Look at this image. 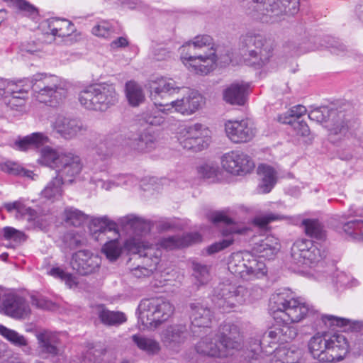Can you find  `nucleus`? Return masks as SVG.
Segmentation results:
<instances>
[{
  "instance_id": "obj_1",
  "label": "nucleus",
  "mask_w": 363,
  "mask_h": 363,
  "mask_svg": "<svg viewBox=\"0 0 363 363\" xmlns=\"http://www.w3.org/2000/svg\"><path fill=\"white\" fill-rule=\"evenodd\" d=\"M242 335L238 325L224 323L216 330L211 331L196 343L195 350L199 354L216 358L233 357L238 363H250L257 359L261 352L271 354L277 344L264 332L251 337L245 347H241Z\"/></svg>"
},
{
  "instance_id": "obj_2",
  "label": "nucleus",
  "mask_w": 363,
  "mask_h": 363,
  "mask_svg": "<svg viewBox=\"0 0 363 363\" xmlns=\"http://www.w3.org/2000/svg\"><path fill=\"white\" fill-rule=\"evenodd\" d=\"M269 307L274 318H280L285 323L281 328H272L265 331L266 337L277 345L287 342L296 336V329L289 327V323L299 322L307 315L315 313L312 306L295 298L294 294L287 289H280L272 294Z\"/></svg>"
},
{
  "instance_id": "obj_3",
  "label": "nucleus",
  "mask_w": 363,
  "mask_h": 363,
  "mask_svg": "<svg viewBox=\"0 0 363 363\" xmlns=\"http://www.w3.org/2000/svg\"><path fill=\"white\" fill-rule=\"evenodd\" d=\"M150 97L154 104L163 107L167 113L173 110L183 115L195 113L203 103V98L198 91L187 87H180L170 79L160 78L149 84Z\"/></svg>"
},
{
  "instance_id": "obj_4",
  "label": "nucleus",
  "mask_w": 363,
  "mask_h": 363,
  "mask_svg": "<svg viewBox=\"0 0 363 363\" xmlns=\"http://www.w3.org/2000/svg\"><path fill=\"white\" fill-rule=\"evenodd\" d=\"M179 51L184 64L196 74H208L217 61L213 38L208 35L196 36L183 45Z\"/></svg>"
},
{
  "instance_id": "obj_5",
  "label": "nucleus",
  "mask_w": 363,
  "mask_h": 363,
  "mask_svg": "<svg viewBox=\"0 0 363 363\" xmlns=\"http://www.w3.org/2000/svg\"><path fill=\"white\" fill-rule=\"evenodd\" d=\"M308 346L314 359L326 362L343 359L349 350L348 342L342 334L318 333L310 339Z\"/></svg>"
},
{
  "instance_id": "obj_6",
  "label": "nucleus",
  "mask_w": 363,
  "mask_h": 363,
  "mask_svg": "<svg viewBox=\"0 0 363 363\" xmlns=\"http://www.w3.org/2000/svg\"><path fill=\"white\" fill-rule=\"evenodd\" d=\"M215 294L213 298L214 304L226 311L260 298L262 289L257 286L246 287L231 283H223L216 288Z\"/></svg>"
},
{
  "instance_id": "obj_7",
  "label": "nucleus",
  "mask_w": 363,
  "mask_h": 363,
  "mask_svg": "<svg viewBox=\"0 0 363 363\" xmlns=\"http://www.w3.org/2000/svg\"><path fill=\"white\" fill-rule=\"evenodd\" d=\"M35 98L40 103L56 106L67 96V89L60 79L54 75L38 73L31 77L30 85Z\"/></svg>"
},
{
  "instance_id": "obj_8",
  "label": "nucleus",
  "mask_w": 363,
  "mask_h": 363,
  "mask_svg": "<svg viewBox=\"0 0 363 363\" xmlns=\"http://www.w3.org/2000/svg\"><path fill=\"white\" fill-rule=\"evenodd\" d=\"M118 99L115 86L105 83L89 86L78 95L80 104L85 108L101 112L115 106Z\"/></svg>"
},
{
  "instance_id": "obj_9",
  "label": "nucleus",
  "mask_w": 363,
  "mask_h": 363,
  "mask_svg": "<svg viewBox=\"0 0 363 363\" xmlns=\"http://www.w3.org/2000/svg\"><path fill=\"white\" fill-rule=\"evenodd\" d=\"M125 245L128 251L138 255L142 259L141 264L131 269V274L138 279L150 277L160 262L162 250L157 245H148L136 239L128 240Z\"/></svg>"
},
{
  "instance_id": "obj_10",
  "label": "nucleus",
  "mask_w": 363,
  "mask_h": 363,
  "mask_svg": "<svg viewBox=\"0 0 363 363\" xmlns=\"http://www.w3.org/2000/svg\"><path fill=\"white\" fill-rule=\"evenodd\" d=\"M139 320L146 328L157 327L168 320L174 311L167 299L155 297L142 300L138 306Z\"/></svg>"
},
{
  "instance_id": "obj_11",
  "label": "nucleus",
  "mask_w": 363,
  "mask_h": 363,
  "mask_svg": "<svg viewBox=\"0 0 363 363\" xmlns=\"http://www.w3.org/2000/svg\"><path fill=\"white\" fill-rule=\"evenodd\" d=\"M242 49L249 56L252 64L262 67L269 62L272 57L273 49L266 38L255 31H248L240 38Z\"/></svg>"
},
{
  "instance_id": "obj_12",
  "label": "nucleus",
  "mask_w": 363,
  "mask_h": 363,
  "mask_svg": "<svg viewBox=\"0 0 363 363\" xmlns=\"http://www.w3.org/2000/svg\"><path fill=\"white\" fill-rule=\"evenodd\" d=\"M291 256L294 264L311 267L318 264L325 255L311 240H298L291 247Z\"/></svg>"
},
{
  "instance_id": "obj_13",
  "label": "nucleus",
  "mask_w": 363,
  "mask_h": 363,
  "mask_svg": "<svg viewBox=\"0 0 363 363\" xmlns=\"http://www.w3.org/2000/svg\"><path fill=\"white\" fill-rule=\"evenodd\" d=\"M0 313L16 320L26 319L30 313L28 303L16 293H6L1 296Z\"/></svg>"
},
{
  "instance_id": "obj_14",
  "label": "nucleus",
  "mask_w": 363,
  "mask_h": 363,
  "mask_svg": "<svg viewBox=\"0 0 363 363\" xmlns=\"http://www.w3.org/2000/svg\"><path fill=\"white\" fill-rule=\"evenodd\" d=\"M221 164L227 172L235 175L250 173L255 167L251 157L240 150L224 154L221 158Z\"/></svg>"
},
{
  "instance_id": "obj_15",
  "label": "nucleus",
  "mask_w": 363,
  "mask_h": 363,
  "mask_svg": "<svg viewBox=\"0 0 363 363\" xmlns=\"http://www.w3.org/2000/svg\"><path fill=\"white\" fill-rule=\"evenodd\" d=\"M207 130L200 123H195L184 129V135L179 140L184 149L199 152L208 145Z\"/></svg>"
},
{
  "instance_id": "obj_16",
  "label": "nucleus",
  "mask_w": 363,
  "mask_h": 363,
  "mask_svg": "<svg viewBox=\"0 0 363 363\" xmlns=\"http://www.w3.org/2000/svg\"><path fill=\"white\" fill-rule=\"evenodd\" d=\"M83 164L79 156L67 152L62 153L58 165H57V176L65 183H72L81 173Z\"/></svg>"
},
{
  "instance_id": "obj_17",
  "label": "nucleus",
  "mask_w": 363,
  "mask_h": 363,
  "mask_svg": "<svg viewBox=\"0 0 363 363\" xmlns=\"http://www.w3.org/2000/svg\"><path fill=\"white\" fill-rule=\"evenodd\" d=\"M190 332L185 324L169 325L162 334V341L169 350L178 352L189 340Z\"/></svg>"
},
{
  "instance_id": "obj_18",
  "label": "nucleus",
  "mask_w": 363,
  "mask_h": 363,
  "mask_svg": "<svg viewBox=\"0 0 363 363\" xmlns=\"http://www.w3.org/2000/svg\"><path fill=\"white\" fill-rule=\"evenodd\" d=\"M52 127L60 136L71 140L87 130V127L78 118L66 117L62 115L56 116Z\"/></svg>"
},
{
  "instance_id": "obj_19",
  "label": "nucleus",
  "mask_w": 363,
  "mask_h": 363,
  "mask_svg": "<svg viewBox=\"0 0 363 363\" xmlns=\"http://www.w3.org/2000/svg\"><path fill=\"white\" fill-rule=\"evenodd\" d=\"M227 137L234 143H242L250 141L256 131L247 120L229 121L225 124Z\"/></svg>"
},
{
  "instance_id": "obj_20",
  "label": "nucleus",
  "mask_w": 363,
  "mask_h": 363,
  "mask_svg": "<svg viewBox=\"0 0 363 363\" xmlns=\"http://www.w3.org/2000/svg\"><path fill=\"white\" fill-rule=\"evenodd\" d=\"M101 258L89 250H79L72 255V267L81 275L96 272L100 267Z\"/></svg>"
},
{
  "instance_id": "obj_21",
  "label": "nucleus",
  "mask_w": 363,
  "mask_h": 363,
  "mask_svg": "<svg viewBox=\"0 0 363 363\" xmlns=\"http://www.w3.org/2000/svg\"><path fill=\"white\" fill-rule=\"evenodd\" d=\"M211 220L213 223H223L229 225V229H225L223 231V235L226 236L225 238L208 247L207 252L208 255L218 252L219 251L224 250L231 245L234 242V239L230 235L232 233H239L238 230L232 226L233 224V219L227 216L223 212H216L213 213L211 216Z\"/></svg>"
},
{
  "instance_id": "obj_22",
  "label": "nucleus",
  "mask_w": 363,
  "mask_h": 363,
  "mask_svg": "<svg viewBox=\"0 0 363 363\" xmlns=\"http://www.w3.org/2000/svg\"><path fill=\"white\" fill-rule=\"evenodd\" d=\"M158 145V135L152 129H145L133 138L128 139V146L138 152H149Z\"/></svg>"
},
{
  "instance_id": "obj_23",
  "label": "nucleus",
  "mask_w": 363,
  "mask_h": 363,
  "mask_svg": "<svg viewBox=\"0 0 363 363\" xmlns=\"http://www.w3.org/2000/svg\"><path fill=\"white\" fill-rule=\"evenodd\" d=\"M281 245L278 239L272 235H268L255 243L252 252L259 258H265L269 260L275 257Z\"/></svg>"
},
{
  "instance_id": "obj_24",
  "label": "nucleus",
  "mask_w": 363,
  "mask_h": 363,
  "mask_svg": "<svg viewBox=\"0 0 363 363\" xmlns=\"http://www.w3.org/2000/svg\"><path fill=\"white\" fill-rule=\"evenodd\" d=\"M201 240V236L199 233H190L182 236L174 235L164 238L160 240L159 244H152L166 249H174L179 247H187L193 243L199 242ZM148 245L150 243L145 242Z\"/></svg>"
},
{
  "instance_id": "obj_25",
  "label": "nucleus",
  "mask_w": 363,
  "mask_h": 363,
  "mask_svg": "<svg viewBox=\"0 0 363 363\" xmlns=\"http://www.w3.org/2000/svg\"><path fill=\"white\" fill-rule=\"evenodd\" d=\"M89 230L92 237L98 241L103 240L107 233L118 235L116 223L107 216L92 218L89 224Z\"/></svg>"
},
{
  "instance_id": "obj_26",
  "label": "nucleus",
  "mask_w": 363,
  "mask_h": 363,
  "mask_svg": "<svg viewBox=\"0 0 363 363\" xmlns=\"http://www.w3.org/2000/svg\"><path fill=\"white\" fill-rule=\"evenodd\" d=\"M128 140L125 139L122 134L111 133L108 135L104 143L97 147L96 152L99 156L105 159L113 155L119 148L128 146Z\"/></svg>"
},
{
  "instance_id": "obj_27",
  "label": "nucleus",
  "mask_w": 363,
  "mask_h": 363,
  "mask_svg": "<svg viewBox=\"0 0 363 363\" xmlns=\"http://www.w3.org/2000/svg\"><path fill=\"white\" fill-rule=\"evenodd\" d=\"M251 258L247 259H243V269L239 273L241 277L246 279H252L254 278H261L264 277L267 272V267L265 263L255 255H250Z\"/></svg>"
},
{
  "instance_id": "obj_28",
  "label": "nucleus",
  "mask_w": 363,
  "mask_h": 363,
  "mask_svg": "<svg viewBox=\"0 0 363 363\" xmlns=\"http://www.w3.org/2000/svg\"><path fill=\"white\" fill-rule=\"evenodd\" d=\"M49 138L43 133L35 132L19 138L13 144V148L19 151L36 150L49 143Z\"/></svg>"
},
{
  "instance_id": "obj_29",
  "label": "nucleus",
  "mask_w": 363,
  "mask_h": 363,
  "mask_svg": "<svg viewBox=\"0 0 363 363\" xmlns=\"http://www.w3.org/2000/svg\"><path fill=\"white\" fill-rule=\"evenodd\" d=\"M36 337L43 353L52 357L60 354V349L58 348L60 339L56 333L45 330L37 334Z\"/></svg>"
},
{
  "instance_id": "obj_30",
  "label": "nucleus",
  "mask_w": 363,
  "mask_h": 363,
  "mask_svg": "<svg viewBox=\"0 0 363 363\" xmlns=\"http://www.w3.org/2000/svg\"><path fill=\"white\" fill-rule=\"evenodd\" d=\"M191 324L196 327H208L212 318V313L209 308L200 303H193L190 305Z\"/></svg>"
},
{
  "instance_id": "obj_31",
  "label": "nucleus",
  "mask_w": 363,
  "mask_h": 363,
  "mask_svg": "<svg viewBox=\"0 0 363 363\" xmlns=\"http://www.w3.org/2000/svg\"><path fill=\"white\" fill-rule=\"evenodd\" d=\"M328 117L327 128L330 135H345L348 129L346 115L341 111L331 109L329 111Z\"/></svg>"
},
{
  "instance_id": "obj_32",
  "label": "nucleus",
  "mask_w": 363,
  "mask_h": 363,
  "mask_svg": "<svg viewBox=\"0 0 363 363\" xmlns=\"http://www.w3.org/2000/svg\"><path fill=\"white\" fill-rule=\"evenodd\" d=\"M30 79H27L25 84H20L23 81H20L18 84L11 81L1 79H0V99H8L10 95H23L26 96L28 90L31 89L28 87L30 85Z\"/></svg>"
},
{
  "instance_id": "obj_33",
  "label": "nucleus",
  "mask_w": 363,
  "mask_h": 363,
  "mask_svg": "<svg viewBox=\"0 0 363 363\" xmlns=\"http://www.w3.org/2000/svg\"><path fill=\"white\" fill-rule=\"evenodd\" d=\"M257 174L261 178L259 189L263 193H269L277 183V172L271 166L261 164L257 167Z\"/></svg>"
},
{
  "instance_id": "obj_34",
  "label": "nucleus",
  "mask_w": 363,
  "mask_h": 363,
  "mask_svg": "<svg viewBox=\"0 0 363 363\" xmlns=\"http://www.w3.org/2000/svg\"><path fill=\"white\" fill-rule=\"evenodd\" d=\"M97 315L101 323L107 326H118L127 320L124 313L110 311L102 305L98 306Z\"/></svg>"
},
{
  "instance_id": "obj_35",
  "label": "nucleus",
  "mask_w": 363,
  "mask_h": 363,
  "mask_svg": "<svg viewBox=\"0 0 363 363\" xmlns=\"http://www.w3.org/2000/svg\"><path fill=\"white\" fill-rule=\"evenodd\" d=\"M314 276L320 282L331 283L335 290L345 287L349 282L348 277L342 272H336L335 274L330 275L326 270H317Z\"/></svg>"
},
{
  "instance_id": "obj_36",
  "label": "nucleus",
  "mask_w": 363,
  "mask_h": 363,
  "mask_svg": "<svg viewBox=\"0 0 363 363\" xmlns=\"http://www.w3.org/2000/svg\"><path fill=\"white\" fill-rule=\"evenodd\" d=\"M301 352L290 348L276 347L270 363H301Z\"/></svg>"
},
{
  "instance_id": "obj_37",
  "label": "nucleus",
  "mask_w": 363,
  "mask_h": 363,
  "mask_svg": "<svg viewBox=\"0 0 363 363\" xmlns=\"http://www.w3.org/2000/svg\"><path fill=\"white\" fill-rule=\"evenodd\" d=\"M247 86L245 84H232L223 91V99L232 105H243Z\"/></svg>"
},
{
  "instance_id": "obj_38",
  "label": "nucleus",
  "mask_w": 363,
  "mask_h": 363,
  "mask_svg": "<svg viewBox=\"0 0 363 363\" xmlns=\"http://www.w3.org/2000/svg\"><path fill=\"white\" fill-rule=\"evenodd\" d=\"M306 234L318 240H324L326 238V231L323 225L316 219H304L302 221Z\"/></svg>"
},
{
  "instance_id": "obj_39",
  "label": "nucleus",
  "mask_w": 363,
  "mask_h": 363,
  "mask_svg": "<svg viewBox=\"0 0 363 363\" xmlns=\"http://www.w3.org/2000/svg\"><path fill=\"white\" fill-rule=\"evenodd\" d=\"M62 153L49 146H45L40 150V157L38 161L40 164L56 170Z\"/></svg>"
},
{
  "instance_id": "obj_40",
  "label": "nucleus",
  "mask_w": 363,
  "mask_h": 363,
  "mask_svg": "<svg viewBox=\"0 0 363 363\" xmlns=\"http://www.w3.org/2000/svg\"><path fill=\"white\" fill-rule=\"evenodd\" d=\"M126 97L132 106H138L145 101V94L141 86L134 82L125 84Z\"/></svg>"
},
{
  "instance_id": "obj_41",
  "label": "nucleus",
  "mask_w": 363,
  "mask_h": 363,
  "mask_svg": "<svg viewBox=\"0 0 363 363\" xmlns=\"http://www.w3.org/2000/svg\"><path fill=\"white\" fill-rule=\"evenodd\" d=\"M62 242L67 248L74 250L85 245L86 239L84 233L73 230L67 232L63 235Z\"/></svg>"
},
{
  "instance_id": "obj_42",
  "label": "nucleus",
  "mask_w": 363,
  "mask_h": 363,
  "mask_svg": "<svg viewBox=\"0 0 363 363\" xmlns=\"http://www.w3.org/2000/svg\"><path fill=\"white\" fill-rule=\"evenodd\" d=\"M132 340L140 350L150 354H156L160 350L159 343L153 339L136 334L132 336Z\"/></svg>"
},
{
  "instance_id": "obj_43",
  "label": "nucleus",
  "mask_w": 363,
  "mask_h": 363,
  "mask_svg": "<svg viewBox=\"0 0 363 363\" xmlns=\"http://www.w3.org/2000/svg\"><path fill=\"white\" fill-rule=\"evenodd\" d=\"M289 217L281 212L269 211L263 214L256 216L253 218V223L260 228H264L272 222L280 221L288 219Z\"/></svg>"
},
{
  "instance_id": "obj_44",
  "label": "nucleus",
  "mask_w": 363,
  "mask_h": 363,
  "mask_svg": "<svg viewBox=\"0 0 363 363\" xmlns=\"http://www.w3.org/2000/svg\"><path fill=\"white\" fill-rule=\"evenodd\" d=\"M0 335L16 347L28 345V340L23 335L1 325H0Z\"/></svg>"
},
{
  "instance_id": "obj_45",
  "label": "nucleus",
  "mask_w": 363,
  "mask_h": 363,
  "mask_svg": "<svg viewBox=\"0 0 363 363\" xmlns=\"http://www.w3.org/2000/svg\"><path fill=\"white\" fill-rule=\"evenodd\" d=\"M64 216L65 222L75 227L80 226L87 218L83 212L73 207L66 208Z\"/></svg>"
},
{
  "instance_id": "obj_46",
  "label": "nucleus",
  "mask_w": 363,
  "mask_h": 363,
  "mask_svg": "<svg viewBox=\"0 0 363 363\" xmlns=\"http://www.w3.org/2000/svg\"><path fill=\"white\" fill-rule=\"evenodd\" d=\"M343 231L354 238L363 240V219H354L346 222L342 225Z\"/></svg>"
},
{
  "instance_id": "obj_47",
  "label": "nucleus",
  "mask_w": 363,
  "mask_h": 363,
  "mask_svg": "<svg viewBox=\"0 0 363 363\" xmlns=\"http://www.w3.org/2000/svg\"><path fill=\"white\" fill-rule=\"evenodd\" d=\"M65 182L56 176L43 189L42 191L43 196L49 199L60 196L62 191V185Z\"/></svg>"
},
{
  "instance_id": "obj_48",
  "label": "nucleus",
  "mask_w": 363,
  "mask_h": 363,
  "mask_svg": "<svg viewBox=\"0 0 363 363\" xmlns=\"http://www.w3.org/2000/svg\"><path fill=\"white\" fill-rule=\"evenodd\" d=\"M102 252L110 261L116 260L121 253V246L117 238L106 242L102 247Z\"/></svg>"
},
{
  "instance_id": "obj_49",
  "label": "nucleus",
  "mask_w": 363,
  "mask_h": 363,
  "mask_svg": "<svg viewBox=\"0 0 363 363\" xmlns=\"http://www.w3.org/2000/svg\"><path fill=\"white\" fill-rule=\"evenodd\" d=\"M4 208L8 212H15V217L18 219H24L26 215L30 216L33 212L31 208L26 206L19 201L5 203Z\"/></svg>"
},
{
  "instance_id": "obj_50",
  "label": "nucleus",
  "mask_w": 363,
  "mask_h": 363,
  "mask_svg": "<svg viewBox=\"0 0 363 363\" xmlns=\"http://www.w3.org/2000/svg\"><path fill=\"white\" fill-rule=\"evenodd\" d=\"M220 172L219 167L213 163L203 164L198 167L199 175L205 179L215 182Z\"/></svg>"
},
{
  "instance_id": "obj_51",
  "label": "nucleus",
  "mask_w": 363,
  "mask_h": 363,
  "mask_svg": "<svg viewBox=\"0 0 363 363\" xmlns=\"http://www.w3.org/2000/svg\"><path fill=\"white\" fill-rule=\"evenodd\" d=\"M155 106L158 107V109L152 110L145 113L143 115V119L147 123L150 125H160L164 121V116L163 115H167L168 113L162 111V109H163V107L157 106L155 104Z\"/></svg>"
},
{
  "instance_id": "obj_52",
  "label": "nucleus",
  "mask_w": 363,
  "mask_h": 363,
  "mask_svg": "<svg viewBox=\"0 0 363 363\" xmlns=\"http://www.w3.org/2000/svg\"><path fill=\"white\" fill-rule=\"evenodd\" d=\"M194 276L201 285L207 284L211 279L208 266L200 263L193 264Z\"/></svg>"
},
{
  "instance_id": "obj_53",
  "label": "nucleus",
  "mask_w": 363,
  "mask_h": 363,
  "mask_svg": "<svg viewBox=\"0 0 363 363\" xmlns=\"http://www.w3.org/2000/svg\"><path fill=\"white\" fill-rule=\"evenodd\" d=\"M32 213L30 215H26L24 219L27 220L30 223V226L28 228L38 229V230H45L48 225V222L42 216L38 215L36 211L32 209Z\"/></svg>"
},
{
  "instance_id": "obj_54",
  "label": "nucleus",
  "mask_w": 363,
  "mask_h": 363,
  "mask_svg": "<svg viewBox=\"0 0 363 363\" xmlns=\"http://www.w3.org/2000/svg\"><path fill=\"white\" fill-rule=\"evenodd\" d=\"M45 24L48 26L50 33L55 36L58 37L62 31V27L68 25V20L60 18H51L48 19Z\"/></svg>"
},
{
  "instance_id": "obj_55",
  "label": "nucleus",
  "mask_w": 363,
  "mask_h": 363,
  "mask_svg": "<svg viewBox=\"0 0 363 363\" xmlns=\"http://www.w3.org/2000/svg\"><path fill=\"white\" fill-rule=\"evenodd\" d=\"M23 15L35 19L38 16V9L26 0L17 1L15 6Z\"/></svg>"
},
{
  "instance_id": "obj_56",
  "label": "nucleus",
  "mask_w": 363,
  "mask_h": 363,
  "mask_svg": "<svg viewBox=\"0 0 363 363\" xmlns=\"http://www.w3.org/2000/svg\"><path fill=\"white\" fill-rule=\"evenodd\" d=\"M26 97L23 95H10L8 99H4L5 104L13 110H18L25 106Z\"/></svg>"
},
{
  "instance_id": "obj_57",
  "label": "nucleus",
  "mask_w": 363,
  "mask_h": 363,
  "mask_svg": "<svg viewBox=\"0 0 363 363\" xmlns=\"http://www.w3.org/2000/svg\"><path fill=\"white\" fill-rule=\"evenodd\" d=\"M4 237L6 240H11L15 242H22L26 240L25 234L18 230L12 227H5L3 228Z\"/></svg>"
},
{
  "instance_id": "obj_58",
  "label": "nucleus",
  "mask_w": 363,
  "mask_h": 363,
  "mask_svg": "<svg viewBox=\"0 0 363 363\" xmlns=\"http://www.w3.org/2000/svg\"><path fill=\"white\" fill-rule=\"evenodd\" d=\"M0 169L9 174L18 176L21 174L23 168L16 162L6 161L0 163Z\"/></svg>"
},
{
  "instance_id": "obj_59",
  "label": "nucleus",
  "mask_w": 363,
  "mask_h": 363,
  "mask_svg": "<svg viewBox=\"0 0 363 363\" xmlns=\"http://www.w3.org/2000/svg\"><path fill=\"white\" fill-rule=\"evenodd\" d=\"M113 33V28L108 22H101L92 28V33L96 36L109 38Z\"/></svg>"
},
{
  "instance_id": "obj_60",
  "label": "nucleus",
  "mask_w": 363,
  "mask_h": 363,
  "mask_svg": "<svg viewBox=\"0 0 363 363\" xmlns=\"http://www.w3.org/2000/svg\"><path fill=\"white\" fill-rule=\"evenodd\" d=\"M285 123L291 124L297 135L307 136L310 133L309 127L303 121L289 120V121H285Z\"/></svg>"
},
{
  "instance_id": "obj_61",
  "label": "nucleus",
  "mask_w": 363,
  "mask_h": 363,
  "mask_svg": "<svg viewBox=\"0 0 363 363\" xmlns=\"http://www.w3.org/2000/svg\"><path fill=\"white\" fill-rule=\"evenodd\" d=\"M321 319L325 324L328 323L330 326L335 325L340 328L347 325L350 322L348 319L339 318L333 315H323Z\"/></svg>"
},
{
  "instance_id": "obj_62",
  "label": "nucleus",
  "mask_w": 363,
  "mask_h": 363,
  "mask_svg": "<svg viewBox=\"0 0 363 363\" xmlns=\"http://www.w3.org/2000/svg\"><path fill=\"white\" fill-rule=\"evenodd\" d=\"M31 303L33 306H35L38 308L49 310L51 309L53 303L52 301L48 300L43 296H31Z\"/></svg>"
},
{
  "instance_id": "obj_63",
  "label": "nucleus",
  "mask_w": 363,
  "mask_h": 363,
  "mask_svg": "<svg viewBox=\"0 0 363 363\" xmlns=\"http://www.w3.org/2000/svg\"><path fill=\"white\" fill-rule=\"evenodd\" d=\"M101 360V352L100 351L89 350L83 357L82 363H99Z\"/></svg>"
},
{
  "instance_id": "obj_64",
  "label": "nucleus",
  "mask_w": 363,
  "mask_h": 363,
  "mask_svg": "<svg viewBox=\"0 0 363 363\" xmlns=\"http://www.w3.org/2000/svg\"><path fill=\"white\" fill-rule=\"evenodd\" d=\"M152 55L154 59L158 61L167 60L170 57L169 51L160 45H157L153 48Z\"/></svg>"
}]
</instances>
